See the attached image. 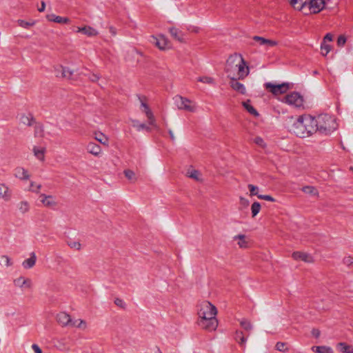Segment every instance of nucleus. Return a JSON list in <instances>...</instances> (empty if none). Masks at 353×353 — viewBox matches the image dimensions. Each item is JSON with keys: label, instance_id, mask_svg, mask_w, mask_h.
I'll return each instance as SVG.
<instances>
[{"label": "nucleus", "instance_id": "nucleus-42", "mask_svg": "<svg viewBox=\"0 0 353 353\" xmlns=\"http://www.w3.org/2000/svg\"><path fill=\"white\" fill-rule=\"evenodd\" d=\"M321 54L323 56L327 55L331 50V46L325 42H323L321 46Z\"/></svg>", "mask_w": 353, "mask_h": 353}, {"label": "nucleus", "instance_id": "nucleus-29", "mask_svg": "<svg viewBox=\"0 0 353 353\" xmlns=\"http://www.w3.org/2000/svg\"><path fill=\"white\" fill-rule=\"evenodd\" d=\"M94 139L99 141L100 143L108 145V138L101 132H96L94 133Z\"/></svg>", "mask_w": 353, "mask_h": 353}, {"label": "nucleus", "instance_id": "nucleus-14", "mask_svg": "<svg viewBox=\"0 0 353 353\" xmlns=\"http://www.w3.org/2000/svg\"><path fill=\"white\" fill-rule=\"evenodd\" d=\"M14 176L21 181H28L30 178L28 171L23 167H17L14 169Z\"/></svg>", "mask_w": 353, "mask_h": 353}, {"label": "nucleus", "instance_id": "nucleus-58", "mask_svg": "<svg viewBox=\"0 0 353 353\" xmlns=\"http://www.w3.org/2000/svg\"><path fill=\"white\" fill-rule=\"evenodd\" d=\"M332 41V35L331 34L328 33L324 37L323 42L327 43V42H330Z\"/></svg>", "mask_w": 353, "mask_h": 353}, {"label": "nucleus", "instance_id": "nucleus-36", "mask_svg": "<svg viewBox=\"0 0 353 353\" xmlns=\"http://www.w3.org/2000/svg\"><path fill=\"white\" fill-rule=\"evenodd\" d=\"M302 191L303 192L310 194V195H314V196L318 195V191L313 186H310V185L304 186L302 188Z\"/></svg>", "mask_w": 353, "mask_h": 353}, {"label": "nucleus", "instance_id": "nucleus-51", "mask_svg": "<svg viewBox=\"0 0 353 353\" xmlns=\"http://www.w3.org/2000/svg\"><path fill=\"white\" fill-rule=\"evenodd\" d=\"M254 142L261 146V148H265L266 146L263 139L260 137H256L254 139Z\"/></svg>", "mask_w": 353, "mask_h": 353}, {"label": "nucleus", "instance_id": "nucleus-2", "mask_svg": "<svg viewBox=\"0 0 353 353\" xmlns=\"http://www.w3.org/2000/svg\"><path fill=\"white\" fill-rule=\"evenodd\" d=\"M225 72L229 79H244L249 74V68L241 55L234 54L228 59Z\"/></svg>", "mask_w": 353, "mask_h": 353}, {"label": "nucleus", "instance_id": "nucleus-3", "mask_svg": "<svg viewBox=\"0 0 353 353\" xmlns=\"http://www.w3.org/2000/svg\"><path fill=\"white\" fill-rule=\"evenodd\" d=\"M293 120L289 130L299 137H307L315 133L314 117L309 114H303Z\"/></svg>", "mask_w": 353, "mask_h": 353}, {"label": "nucleus", "instance_id": "nucleus-38", "mask_svg": "<svg viewBox=\"0 0 353 353\" xmlns=\"http://www.w3.org/2000/svg\"><path fill=\"white\" fill-rule=\"evenodd\" d=\"M261 210V204L259 202H254L251 206L252 216H256Z\"/></svg>", "mask_w": 353, "mask_h": 353}, {"label": "nucleus", "instance_id": "nucleus-35", "mask_svg": "<svg viewBox=\"0 0 353 353\" xmlns=\"http://www.w3.org/2000/svg\"><path fill=\"white\" fill-rule=\"evenodd\" d=\"M34 137L37 138H43L45 136L44 128L42 125H36L34 126Z\"/></svg>", "mask_w": 353, "mask_h": 353}, {"label": "nucleus", "instance_id": "nucleus-37", "mask_svg": "<svg viewBox=\"0 0 353 353\" xmlns=\"http://www.w3.org/2000/svg\"><path fill=\"white\" fill-rule=\"evenodd\" d=\"M62 77L66 79H70L74 74V71L69 68L61 66Z\"/></svg>", "mask_w": 353, "mask_h": 353}, {"label": "nucleus", "instance_id": "nucleus-10", "mask_svg": "<svg viewBox=\"0 0 353 353\" xmlns=\"http://www.w3.org/2000/svg\"><path fill=\"white\" fill-rule=\"evenodd\" d=\"M152 42L155 44L160 50H165L168 48L169 41L168 39L162 34L158 37L152 36Z\"/></svg>", "mask_w": 353, "mask_h": 353}, {"label": "nucleus", "instance_id": "nucleus-25", "mask_svg": "<svg viewBox=\"0 0 353 353\" xmlns=\"http://www.w3.org/2000/svg\"><path fill=\"white\" fill-rule=\"evenodd\" d=\"M37 256L34 252L30 253V257L26 259L22 263V265L25 269L32 268L36 263Z\"/></svg>", "mask_w": 353, "mask_h": 353}, {"label": "nucleus", "instance_id": "nucleus-30", "mask_svg": "<svg viewBox=\"0 0 353 353\" xmlns=\"http://www.w3.org/2000/svg\"><path fill=\"white\" fill-rule=\"evenodd\" d=\"M17 208L20 213H27L30 210V203L26 201H21L17 204Z\"/></svg>", "mask_w": 353, "mask_h": 353}, {"label": "nucleus", "instance_id": "nucleus-12", "mask_svg": "<svg viewBox=\"0 0 353 353\" xmlns=\"http://www.w3.org/2000/svg\"><path fill=\"white\" fill-rule=\"evenodd\" d=\"M40 198L41 202L46 208H54L57 205V202L55 198L52 195L41 194L40 195Z\"/></svg>", "mask_w": 353, "mask_h": 353}, {"label": "nucleus", "instance_id": "nucleus-33", "mask_svg": "<svg viewBox=\"0 0 353 353\" xmlns=\"http://www.w3.org/2000/svg\"><path fill=\"white\" fill-rule=\"evenodd\" d=\"M250 100H247L246 101L243 102V105L244 106V108L247 110V111L249 113H250L251 114H252L255 117H258L259 116L258 112L255 110V108L253 106H252L250 104Z\"/></svg>", "mask_w": 353, "mask_h": 353}, {"label": "nucleus", "instance_id": "nucleus-39", "mask_svg": "<svg viewBox=\"0 0 353 353\" xmlns=\"http://www.w3.org/2000/svg\"><path fill=\"white\" fill-rule=\"evenodd\" d=\"M241 326L246 331H250L252 329V325L250 321L242 319L240 321Z\"/></svg>", "mask_w": 353, "mask_h": 353}, {"label": "nucleus", "instance_id": "nucleus-61", "mask_svg": "<svg viewBox=\"0 0 353 353\" xmlns=\"http://www.w3.org/2000/svg\"><path fill=\"white\" fill-rule=\"evenodd\" d=\"M45 8H46V3L44 1H41V7L39 8H38L39 12H43L45 10Z\"/></svg>", "mask_w": 353, "mask_h": 353}, {"label": "nucleus", "instance_id": "nucleus-5", "mask_svg": "<svg viewBox=\"0 0 353 353\" xmlns=\"http://www.w3.org/2000/svg\"><path fill=\"white\" fill-rule=\"evenodd\" d=\"M174 101L178 109L188 112L196 111V105L189 99L177 95L174 98Z\"/></svg>", "mask_w": 353, "mask_h": 353}, {"label": "nucleus", "instance_id": "nucleus-50", "mask_svg": "<svg viewBox=\"0 0 353 353\" xmlns=\"http://www.w3.org/2000/svg\"><path fill=\"white\" fill-rule=\"evenodd\" d=\"M343 263L344 265H345L347 266H352V265H353V257L350 256H345L343 259Z\"/></svg>", "mask_w": 353, "mask_h": 353}, {"label": "nucleus", "instance_id": "nucleus-53", "mask_svg": "<svg viewBox=\"0 0 353 353\" xmlns=\"http://www.w3.org/2000/svg\"><path fill=\"white\" fill-rule=\"evenodd\" d=\"M135 128H137V130L138 131H140V130H145L150 132L151 130L150 128L147 126L144 123L138 124V125H135Z\"/></svg>", "mask_w": 353, "mask_h": 353}, {"label": "nucleus", "instance_id": "nucleus-26", "mask_svg": "<svg viewBox=\"0 0 353 353\" xmlns=\"http://www.w3.org/2000/svg\"><path fill=\"white\" fill-rule=\"evenodd\" d=\"M234 340L239 344L241 347L245 349L247 338L244 336L243 332L236 331L234 334Z\"/></svg>", "mask_w": 353, "mask_h": 353}, {"label": "nucleus", "instance_id": "nucleus-54", "mask_svg": "<svg viewBox=\"0 0 353 353\" xmlns=\"http://www.w3.org/2000/svg\"><path fill=\"white\" fill-rule=\"evenodd\" d=\"M114 303L119 306L121 308H125V303L123 302V301L121 299L117 298L114 300Z\"/></svg>", "mask_w": 353, "mask_h": 353}, {"label": "nucleus", "instance_id": "nucleus-56", "mask_svg": "<svg viewBox=\"0 0 353 353\" xmlns=\"http://www.w3.org/2000/svg\"><path fill=\"white\" fill-rule=\"evenodd\" d=\"M346 41V39L344 36H339L337 39V43L339 46H343Z\"/></svg>", "mask_w": 353, "mask_h": 353}, {"label": "nucleus", "instance_id": "nucleus-47", "mask_svg": "<svg viewBox=\"0 0 353 353\" xmlns=\"http://www.w3.org/2000/svg\"><path fill=\"white\" fill-rule=\"evenodd\" d=\"M197 81L207 84L214 83V79L210 77H200L198 78Z\"/></svg>", "mask_w": 353, "mask_h": 353}, {"label": "nucleus", "instance_id": "nucleus-49", "mask_svg": "<svg viewBox=\"0 0 353 353\" xmlns=\"http://www.w3.org/2000/svg\"><path fill=\"white\" fill-rule=\"evenodd\" d=\"M248 188H249V190L250 192V195L251 196H253V195H256L258 196V187L254 185H252V184H249L248 185Z\"/></svg>", "mask_w": 353, "mask_h": 353}, {"label": "nucleus", "instance_id": "nucleus-24", "mask_svg": "<svg viewBox=\"0 0 353 353\" xmlns=\"http://www.w3.org/2000/svg\"><path fill=\"white\" fill-rule=\"evenodd\" d=\"M46 18L49 21H52L61 24L68 23L70 21V19L68 17H62L60 16H57L54 14H48L46 16Z\"/></svg>", "mask_w": 353, "mask_h": 353}, {"label": "nucleus", "instance_id": "nucleus-40", "mask_svg": "<svg viewBox=\"0 0 353 353\" xmlns=\"http://www.w3.org/2000/svg\"><path fill=\"white\" fill-rule=\"evenodd\" d=\"M315 348V351L317 353H330L331 348L326 346H316L313 347L312 349Z\"/></svg>", "mask_w": 353, "mask_h": 353}, {"label": "nucleus", "instance_id": "nucleus-22", "mask_svg": "<svg viewBox=\"0 0 353 353\" xmlns=\"http://www.w3.org/2000/svg\"><path fill=\"white\" fill-rule=\"evenodd\" d=\"M34 156L40 161H44L46 148L41 146H34L32 148Z\"/></svg>", "mask_w": 353, "mask_h": 353}, {"label": "nucleus", "instance_id": "nucleus-55", "mask_svg": "<svg viewBox=\"0 0 353 353\" xmlns=\"http://www.w3.org/2000/svg\"><path fill=\"white\" fill-rule=\"evenodd\" d=\"M240 204L243 207V208H247L250 203H249V201L243 197H241L240 198Z\"/></svg>", "mask_w": 353, "mask_h": 353}, {"label": "nucleus", "instance_id": "nucleus-15", "mask_svg": "<svg viewBox=\"0 0 353 353\" xmlns=\"http://www.w3.org/2000/svg\"><path fill=\"white\" fill-rule=\"evenodd\" d=\"M57 322L62 326H71L72 321L70 316L65 312H60L57 316Z\"/></svg>", "mask_w": 353, "mask_h": 353}, {"label": "nucleus", "instance_id": "nucleus-19", "mask_svg": "<svg viewBox=\"0 0 353 353\" xmlns=\"http://www.w3.org/2000/svg\"><path fill=\"white\" fill-rule=\"evenodd\" d=\"M86 150L88 153L99 157L102 152L101 146L95 143L90 142L86 146Z\"/></svg>", "mask_w": 353, "mask_h": 353}, {"label": "nucleus", "instance_id": "nucleus-20", "mask_svg": "<svg viewBox=\"0 0 353 353\" xmlns=\"http://www.w3.org/2000/svg\"><path fill=\"white\" fill-rule=\"evenodd\" d=\"M169 32L171 36L176 41L181 43H185L184 39V34L181 30L175 27H171L169 28Z\"/></svg>", "mask_w": 353, "mask_h": 353}, {"label": "nucleus", "instance_id": "nucleus-23", "mask_svg": "<svg viewBox=\"0 0 353 353\" xmlns=\"http://www.w3.org/2000/svg\"><path fill=\"white\" fill-rule=\"evenodd\" d=\"M19 122L27 126H32L34 123V119L31 114H22L19 117Z\"/></svg>", "mask_w": 353, "mask_h": 353}, {"label": "nucleus", "instance_id": "nucleus-32", "mask_svg": "<svg viewBox=\"0 0 353 353\" xmlns=\"http://www.w3.org/2000/svg\"><path fill=\"white\" fill-rule=\"evenodd\" d=\"M187 176L190 178L194 179L197 181H201L202 180L201 178V173L199 172V171L194 169L188 170Z\"/></svg>", "mask_w": 353, "mask_h": 353}, {"label": "nucleus", "instance_id": "nucleus-8", "mask_svg": "<svg viewBox=\"0 0 353 353\" xmlns=\"http://www.w3.org/2000/svg\"><path fill=\"white\" fill-rule=\"evenodd\" d=\"M12 191L5 183H0V199L8 202L12 199Z\"/></svg>", "mask_w": 353, "mask_h": 353}, {"label": "nucleus", "instance_id": "nucleus-7", "mask_svg": "<svg viewBox=\"0 0 353 353\" xmlns=\"http://www.w3.org/2000/svg\"><path fill=\"white\" fill-rule=\"evenodd\" d=\"M283 101L296 108H301L303 106V97L296 92L287 94L284 97Z\"/></svg>", "mask_w": 353, "mask_h": 353}, {"label": "nucleus", "instance_id": "nucleus-60", "mask_svg": "<svg viewBox=\"0 0 353 353\" xmlns=\"http://www.w3.org/2000/svg\"><path fill=\"white\" fill-rule=\"evenodd\" d=\"M312 334L316 338H318L320 336V331L318 329H313L312 330Z\"/></svg>", "mask_w": 353, "mask_h": 353}, {"label": "nucleus", "instance_id": "nucleus-57", "mask_svg": "<svg viewBox=\"0 0 353 353\" xmlns=\"http://www.w3.org/2000/svg\"><path fill=\"white\" fill-rule=\"evenodd\" d=\"M89 79L92 82H96L99 79H100V76L97 74H92L90 77H89Z\"/></svg>", "mask_w": 353, "mask_h": 353}, {"label": "nucleus", "instance_id": "nucleus-11", "mask_svg": "<svg viewBox=\"0 0 353 353\" xmlns=\"http://www.w3.org/2000/svg\"><path fill=\"white\" fill-rule=\"evenodd\" d=\"M13 283L15 287L20 289H30L32 285L31 279L23 276H19V278L15 279Z\"/></svg>", "mask_w": 353, "mask_h": 353}, {"label": "nucleus", "instance_id": "nucleus-18", "mask_svg": "<svg viewBox=\"0 0 353 353\" xmlns=\"http://www.w3.org/2000/svg\"><path fill=\"white\" fill-rule=\"evenodd\" d=\"M230 79V85L234 90H235L242 94H245V92H246L245 88L243 85V84H242L241 83L238 81V80L239 79V78H234V79Z\"/></svg>", "mask_w": 353, "mask_h": 353}, {"label": "nucleus", "instance_id": "nucleus-52", "mask_svg": "<svg viewBox=\"0 0 353 353\" xmlns=\"http://www.w3.org/2000/svg\"><path fill=\"white\" fill-rule=\"evenodd\" d=\"M258 198L260 199H263V200L271 201V202L275 201V199L273 198L272 196H271L270 195L260 194V195H258Z\"/></svg>", "mask_w": 353, "mask_h": 353}, {"label": "nucleus", "instance_id": "nucleus-9", "mask_svg": "<svg viewBox=\"0 0 353 353\" xmlns=\"http://www.w3.org/2000/svg\"><path fill=\"white\" fill-rule=\"evenodd\" d=\"M328 0H310L309 2V9L312 13H319L322 10L326 1Z\"/></svg>", "mask_w": 353, "mask_h": 353}, {"label": "nucleus", "instance_id": "nucleus-41", "mask_svg": "<svg viewBox=\"0 0 353 353\" xmlns=\"http://www.w3.org/2000/svg\"><path fill=\"white\" fill-rule=\"evenodd\" d=\"M276 349L280 352H288L289 348L287 347V343L284 342H277L275 346Z\"/></svg>", "mask_w": 353, "mask_h": 353}, {"label": "nucleus", "instance_id": "nucleus-63", "mask_svg": "<svg viewBox=\"0 0 353 353\" xmlns=\"http://www.w3.org/2000/svg\"><path fill=\"white\" fill-rule=\"evenodd\" d=\"M109 30H110V32L113 36L116 35L117 32H116V29H115L114 27H110Z\"/></svg>", "mask_w": 353, "mask_h": 353}, {"label": "nucleus", "instance_id": "nucleus-17", "mask_svg": "<svg viewBox=\"0 0 353 353\" xmlns=\"http://www.w3.org/2000/svg\"><path fill=\"white\" fill-rule=\"evenodd\" d=\"M253 40L259 43L260 46H264L267 48L276 46L278 43L274 40L268 39L262 37L254 36Z\"/></svg>", "mask_w": 353, "mask_h": 353}, {"label": "nucleus", "instance_id": "nucleus-64", "mask_svg": "<svg viewBox=\"0 0 353 353\" xmlns=\"http://www.w3.org/2000/svg\"><path fill=\"white\" fill-rule=\"evenodd\" d=\"M138 124H141V123H139L138 121H133V127L135 128V125H138Z\"/></svg>", "mask_w": 353, "mask_h": 353}, {"label": "nucleus", "instance_id": "nucleus-1", "mask_svg": "<svg viewBox=\"0 0 353 353\" xmlns=\"http://www.w3.org/2000/svg\"><path fill=\"white\" fill-rule=\"evenodd\" d=\"M198 310V325L208 332L216 330L218 327L216 307L210 302L205 301L199 305Z\"/></svg>", "mask_w": 353, "mask_h": 353}, {"label": "nucleus", "instance_id": "nucleus-43", "mask_svg": "<svg viewBox=\"0 0 353 353\" xmlns=\"http://www.w3.org/2000/svg\"><path fill=\"white\" fill-rule=\"evenodd\" d=\"M0 264L9 267L12 265V262L7 255H3L0 257Z\"/></svg>", "mask_w": 353, "mask_h": 353}, {"label": "nucleus", "instance_id": "nucleus-62", "mask_svg": "<svg viewBox=\"0 0 353 353\" xmlns=\"http://www.w3.org/2000/svg\"><path fill=\"white\" fill-rule=\"evenodd\" d=\"M168 132H169V134H170V139L172 141H175V137L174 135V133H173L172 130H169Z\"/></svg>", "mask_w": 353, "mask_h": 353}, {"label": "nucleus", "instance_id": "nucleus-27", "mask_svg": "<svg viewBox=\"0 0 353 353\" xmlns=\"http://www.w3.org/2000/svg\"><path fill=\"white\" fill-rule=\"evenodd\" d=\"M234 240H238V245L241 248H248V241L246 240V236L244 234H238L234 236Z\"/></svg>", "mask_w": 353, "mask_h": 353}, {"label": "nucleus", "instance_id": "nucleus-31", "mask_svg": "<svg viewBox=\"0 0 353 353\" xmlns=\"http://www.w3.org/2000/svg\"><path fill=\"white\" fill-rule=\"evenodd\" d=\"M290 4L296 9L301 10L305 5L307 0H288Z\"/></svg>", "mask_w": 353, "mask_h": 353}, {"label": "nucleus", "instance_id": "nucleus-16", "mask_svg": "<svg viewBox=\"0 0 353 353\" xmlns=\"http://www.w3.org/2000/svg\"><path fill=\"white\" fill-rule=\"evenodd\" d=\"M141 106L143 108V111L145 112L146 117L148 119V123L155 128H157L156 121L154 117L153 113L150 109L149 106L144 102H141Z\"/></svg>", "mask_w": 353, "mask_h": 353}, {"label": "nucleus", "instance_id": "nucleus-13", "mask_svg": "<svg viewBox=\"0 0 353 353\" xmlns=\"http://www.w3.org/2000/svg\"><path fill=\"white\" fill-rule=\"evenodd\" d=\"M292 256L296 261H302L309 263L314 262L312 256L306 252H294L292 254Z\"/></svg>", "mask_w": 353, "mask_h": 353}, {"label": "nucleus", "instance_id": "nucleus-59", "mask_svg": "<svg viewBox=\"0 0 353 353\" xmlns=\"http://www.w3.org/2000/svg\"><path fill=\"white\" fill-rule=\"evenodd\" d=\"M32 348L35 353H42L41 349L37 344H33L32 345Z\"/></svg>", "mask_w": 353, "mask_h": 353}, {"label": "nucleus", "instance_id": "nucleus-28", "mask_svg": "<svg viewBox=\"0 0 353 353\" xmlns=\"http://www.w3.org/2000/svg\"><path fill=\"white\" fill-rule=\"evenodd\" d=\"M337 349L343 353H353V346L346 343L341 342L336 345Z\"/></svg>", "mask_w": 353, "mask_h": 353}, {"label": "nucleus", "instance_id": "nucleus-6", "mask_svg": "<svg viewBox=\"0 0 353 353\" xmlns=\"http://www.w3.org/2000/svg\"><path fill=\"white\" fill-rule=\"evenodd\" d=\"M265 88L274 95L282 94L287 92L290 89L289 83H283L281 84H275L268 82L264 84Z\"/></svg>", "mask_w": 353, "mask_h": 353}, {"label": "nucleus", "instance_id": "nucleus-4", "mask_svg": "<svg viewBox=\"0 0 353 353\" xmlns=\"http://www.w3.org/2000/svg\"><path fill=\"white\" fill-rule=\"evenodd\" d=\"M315 132L319 131L323 134H330L337 128L335 119L327 114H323L314 117Z\"/></svg>", "mask_w": 353, "mask_h": 353}, {"label": "nucleus", "instance_id": "nucleus-44", "mask_svg": "<svg viewBox=\"0 0 353 353\" xmlns=\"http://www.w3.org/2000/svg\"><path fill=\"white\" fill-rule=\"evenodd\" d=\"M67 244L70 248L76 250H80L81 248V245L79 241H68Z\"/></svg>", "mask_w": 353, "mask_h": 353}, {"label": "nucleus", "instance_id": "nucleus-34", "mask_svg": "<svg viewBox=\"0 0 353 353\" xmlns=\"http://www.w3.org/2000/svg\"><path fill=\"white\" fill-rule=\"evenodd\" d=\"M125 176L132 183H135L137 180L136 174L134 171L131 170H125L124 172Z\"/></svg>", "mask_w": 353, "mask_h": 353}, {"label": "nucleus", "instance_id": "nucleus-45", "mask_svg": "<svg viewBox=\"0 0 353 353\" xmlns=\"http://www.w3.org/2000/svg\"><path fill=\"white\" fill-rule=\"evenodd\" d=\"M41 188V184H37L34 181L30 182V188H29L30 191L38 193V192H39Z\"/></svg>", "mask_w": 353, "mask_h": 353}, {"label": "nucleus", "instance_id": "nucleus-48", "mask_svg": "<svg viewBox=\"0 0 353 353\" xmlns=\"http://www.w3.org/2000/svg\"><path fill=\"white\" fill-rule=\"evenodd\" d=\"M17 22L19 26L23 28H28L30 26H32L34 25L33 22L30 23L21 19L18 20Z\"/></svg>", "mask_w": 353, "mask_h": 353}, {"label": "nucleus", "instance_id": "nucleus-46", "mask_svg": "<svg viewBox=\"0 0 353 353\" xmlns=\"http://www.w3.org/2000/svg\"><path fill=\"white\" fill-rule=\"evenodd\" d=\"M72 327H77L79 328L85 329L86 328V323L83 320L79 319L74 322H72Z\"/></svg>", "mask_w": 353, "mask_h": 353}, {"label": "nucleus", "instance_id": "nucleus-21", "mask_svg": "<svg viewBox=\"0 0 353 353\" xmlns=\"http://www.w3.org/2000/svg\"><path fill=\"white\" fill-rule=\"evenodd\" d=\"M77 32H81L88 37H96L99 34L97 30L89 26L78 28Z\"/></svg>", "mask_w": 353, "mask_h": 353}]
</instances>
